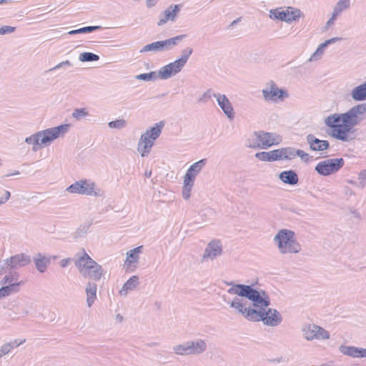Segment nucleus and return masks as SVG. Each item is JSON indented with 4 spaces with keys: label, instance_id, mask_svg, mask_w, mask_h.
<instances>
[{
    "label": "nucleus",
    "instance_id": "obj_56",
    "mask_svg": "<svg viewBox=\"0 0 366 366\" xmlns=\"http://www.w3.org/2000/svg\"><path fill=\"white\" fill-rule=\"evenodd\" d=\"M358 180H359V182L357 183V187H360L361 189L365 188L366 186V182H365L362 179H358Z\"/></svg>",
    "mask_w": 366,
    "mask_h": 366
},
{
    "label": "nucleus",
    "instance_id": "obj_47",
    "mask_svg": "<svg viewBox=\"0 0 366 366\" xmlns=\"http://www.w3.org/2000/svg\"><path fill=\"white\" fill-rule=\"evenodd\" d=\"M296 157H299L302 160L307 162L309 159V154L302 149H296Z\"/></svg>",
    "mask_w": 366,
    "mask_h": 366
},
{
    "label": "nucleus",
    "instance_id": "obj_15",
    "mask_svg": "<svg viewBox=\"0 0 366 366\" xmlns=\"http://www.w3.org/2000/svg\"><path fill=\"white\" fill-rule=\"evenodd\" d=\"M31 257L25 253H19L3 260L4 265L9 269H18L31 263Z\"/></svg>",
    "mask_w": 366,
    "mask_h": 366
},
{
    "label": "nucleus",
    "instance_id": "obj_61",
    "mask_svg": "<svg viewBox=\"0 0 366 366\" xmlns=\"http://www.w3.org/2000/svg\"><path fill=\"white\" fill-rule=\"evenodd\" d=\"M144 175L146 177L149 178L152 175V170L146 171Z\"/></svg>",
    "mask_w": 366,
    "mask_h": 366
},
{
    "label": "nucleus",
    "instance_id": "obj_38",
    "mask_svg": "<svg viewBox=\"0 0 366 366\" xmlns=\"http://www.w3.org/2000/svg\"><path fill=\"white\" fill-rule=\"evenodd\" d=\"M325 48L326 47L322 44H320L317 48L316 51L309 59V61H316L320 60L324 54V50Z\"/></svg>",
    "mask_w": 366,
    "mask_h": 366
},
{
    "label": "nucleus",
    "instance_id": "obj_49",
    "mask_svg": "<svg viewBox=\"0 0 366 366\" xmlns=\"http://www.w3.org/2000/svg\"><path fill=\"white\" fill-rule=\"evenodd\" d=\"M342 39L340 37H334L330 39L326 40L325 42L322 43L325 47L329 46L331 44H334L337 41H339Z\"/></svg>",
    "mask_w": 366,
    "mask_h": 366
},
{
    "label": "nucleus",
    "instance_id": "obj_40",
    "mask_svg": "<svg viewBox=\"0 0 366 366\" xmlns=\"http://www.w3.org/2000/svg\"><path fill=\"white\" fill-rule=\"evenodd\" d=\"M89 115V112L87 109L81 108V109H75L72 112V117L76 120H80Z\"/></svg>",
    "mask_w": 366,
    "mask_h": 366
},
{
    "label": "nucleus",
    "instance_id": "obj_43",
    "mask_svg": "<svg viewBox=\"0 0 366 366\" xmlns=\"http://www.w3.org/2000/svg\"><path fill=\"white\" fill-rule=\"evenodd\" d=\"M108 126L112 129H122L127 126V122L123 119H116L109 122Z\"/></svg>",
    "mask_w": 366,
    "mask_h": 366
},
{
    "label": "nucleus",
    "instance_id": "obj_7",
    "mask_svg": "<svg viewBox=\"0 0 366 366\" xmlns=\"http://www.w3.org/2000/svg\"><path fill=\"white\" fill-rule=\"evenodd\" d=\"M192 52L193 49L190 47L184 49L182 51V56L180 58L159 69V79L166 80L179 74L187 63Z\"/></svg>",
    "mask_w": 366,
    "mask_h": 366
},
{
    "label": "nucleus",
    "instance_id": "obj_27",
    "mask_svg": "<svg viewBox=\"0 0 366 366\" xmlns=\"http://www.w3.org/2000/svg\"><path fill=\"white\" fill-rule=\"evenodd\" d=\"M351 97L355 102H362L366 100V81L353 88L351 92Z\"/></svg>",
    "mask_w": 366,
    "mask_h": 366
},
{
    "label": "nucleus",
    "instance_id": "obj_50",
    "mask_svg": "<svg viewBox=\"0 0 366 366\" xmlns=\"http://www.w3.org/2000/svg\"><path fill=\"white\" fill-rule=\"evenodd\" d=\"M340 14H336L335 11L333 9L332 17L327 21L326 23V27H329L330 26L332 25L336 19V17Z\"/></svg>",
    "mask_w": 366,
    "mask_h": 366
},
{
    "label": "nucleus",
    "instance_id": "obj_1",
    "mask_svg": "<svg viewBox=\"0 0 366 366\" xmlns=\"http://www.w3.org/2000/svg\"><path fill=\"white\" fill-rule=\"evenodd\" d=\"M231 286L227 292L236 295L228 302L235 312L249 322H260L270 327L278 326L282 320L280 313L275 309L269 308L270 300L267 293L262 290H256L253 285L227 282Z\"/></svg>",
    "mask_w": 366,
    "mask_h": 366
},
{
    "label": "nucleus",
    "instance_id": "obj_9",
    "mask_svg": "<svg viewBox=\"0 0 366 366\" xmlns=\"http://www.w3.org/2000/svg\"><path fill=\"white\" fill-rule=\"evenodd\" d=\"M186 37V34H181L163 41H154L143 46L140 49V52L145 53L149 51L159 52L169 51L176 46Z\"/></svg>",
    "mask_w": 366,
    "mask_h": 366
},
{
    "label": "nucleus",
    "instance_id": "obj_52",
    "mask_svg": "<svg viewBox=\"0 0 366 366\" xmlns=\"http://www.w3.org/2000/svg\"><path fill=\"white\" fill-rule=\"evenodd\" d=\"M71 262V258H66V259L61 260L59 264L61 267L65 268V267H68V265L70 264Z\"/></svg>",
    "mask_w": 366,
    "mask_h": 366
},
{
    "label": "nucleus",
    "instance_id": "obj_13",
    "mask_svg": "<svg viewBox=\"0 0 366 366\" xmlns=\"http://www.w3.org/2000/svg\"><path fill=\"white\" fill-rule=\"evenodd\" d=\"M270 17L280 19L288 23L298 19L302 12L300 10L292 7H287L285 9H276L270 10Z\"/></svg>",
    "mask_w": 366,
    "mask_h": 366
},
{
    "label": "nucleus",
    "instance_id": "obj_17",
    "mask_svg": "<svg viewBox=\"0 0 366 366\" xmlns=\"http://www.w3.org/2000/svg\"><path fill=\"white\" fill-rule=\"evenodd\" d=\"M180 4L169 6L159 16L158 26H163L167 22H174L181 10Z\"/></svg>",
    "mask_w": 366,
    "mask_h": 366
},
{
    "label": "nucleus",
    "instance_id": "obj_45",
    "mask_svg": "<svg viewBox=\"0 0 366 366\" xmlns=\"http://www.w3.org/2000/svg\"><path fill=\"white\" fill-rule=\"evenodd\" d=\"M15 30L16 27L11 26H4L1 28H0V35L11 34L14 31H15Z\"/></svg>",
    "mask_w": 366,
    "mask_h": 366
},
{
    "label": "nucleus",
    "instance_id": "obj_24",
    "mask_svg": "<svg viewBox=\"0 0 366 366\" xmlns=\"http://www.w3.org/2000/svg\"><path fill=\"white\" fill-rule=\"evenodd\" d=\"M85 292L87 306L91 307L97 300V285L94 282H88L86 285Z\"/></svg>",
    "mask_w": 366,
    "mask_h": 366
},
{
    "label": "nucleus",
    "instance_id": "obj_64",
    "mask_svg": "<svg viewBox=\"0 0 366 366\" xmlns=\"http://www.w3.org/2000/svg\"><path fill=\"white\" fill-rule=\"evenodd\" d=\"M277 361L278 362H280L283 361V359H282V357H280V359H277Z\"/></svg>",
    "mask_w": 366,
    "mask_h": 366
},
{
    "label": "nucleus",
    "instance_id": "obj_10",
    "mask_svg": "<svg viewBox=\"0 0 366 366\" xmlns=\"http://www.w3.org/2000/svg\"><path fill=\"white\" fill-rule=\"evenodd\" d=\"M301 330L304 338L307 341H325L330 337L329 331L315 324H305Z\"/></svg>",
    "mask_w": 366,
    "mask_h": 366
},
{
    "label": "nucleus",
    "instance_id": "obj_39",
    "mask_svg": "<svg viewBox=\"0 0 366 366\" xmlns=\"http://www.w3.org/2000/svg\"><path fill=\"white\" fill-rule=\"evenodd\" d=\"M350 6V0H340L334 8L336 14H340Z\"/></svg>",
    "mask_w": 366,
    "mask_h": 366
},
{
    "label": "nucleus",
    "instance_id": "obj_51",
    "mask_svg": "<svg viewBox=\"0 0 366 366\" xmlns=\"http://www.w3.org/2000/svg\"><path fill=\"white\" fill-rule=\"evenodd\" d=\"M159 0H146V6L148 9H151L155 6Z\"/></svg>",
    "mask_w": 366,
    "mask_h": 366
},
{
    "label": "nucleus",
    "instance_id": "obj_34",
    "mask_svg": "<svg viewBox=\"0 0 366 366\" xmlns=\"http://www.w3.org/2000/svg\"><path fill=\"white\" fill-rule=\"evenodd\" d=\"M339 350L344 355H347L354 358L358 357L357 347L342 345L340 346Z\"/></svg>",
    "mask_w": 366,
    "mask_h": 366
},
{
    "label": "nucleus",
    "instance_id": "obj_41",
    "mask_svg": "<svg viewBox=\"0 0 366 366\" xmlns=\"http://www.w3.org/2000/svg\"><path fill=\"white\" fill-rule=\"evenodd\" d=\"M258 136V132H254L252 135L248 139L247 146L253 149H260L259 139L257 138Z\"/></svg>",
    "mask_w": 366,
    "mask_h": 366
},
{
    "label": "nucleus",
    "instance_id": "obj_18",
    "mask_svg": "<svg viewBox=\"0 0 366 366\" xmlns=\"http://www.w3.org/2000/svg\"><path fill=\"white\" fill-rule=\"evenodd\" d=\"M215 99H217L219 107L222 109L227 117L229 119L232 120L234 117V111L232 103L227 96L225 94L217 93Z\"/></svg>",
    "mask_w": 366,
    "mask_h": 366
},
{
    "label": "nucleus",
    "instance_id": "obj_60",
    "mask_svg": "<svg viewBox=\"0 0 366 366\" xmlns=\"http://www.w3.org/2000/svg\"><path fill=\"white\" fill-rule=\"evenodd\" d=\"M6 268V265H4L3 261L0 262V273Z\"/></svg>",
    "mask_w": 366,
    "mask_h": 366
},
{
    "label": "nucleus",
    "instance_id": "obj_31",
    "mask_svg": "<svg viewBox=\"0 0 366 366\" xmlns=\"http://www.w3.org/2000/svg\"><path fill=\"white\" fill-rule=\"evenodd\" d=\"M255 157L263 162H273L277 160V150L269 152H259L255 154Z\"/></svg>",
    "mask_w": 366,
    "mask_h": 366
},
{
    "label": "nucleus",
    "instance_id": "obj_62",
    "mask_svg": "<svg viewBox=\"0 0 366 366\" xmlns=\"http://www.w3.org/2000/svg\"><path fill=\"white\" fill-rule=\"evenodd\" d=\"M8 2V0H0V5L5 4Z\"/></svg>",
    "mask_w": 366,
    "mask_h": 366
},
{
    "label": "nucleus",
    "instance_id": "obj_25",
    "mask_svg": "<svg viewBox=\"0 0 366 366\" xmlns=\"http://www.w3.org/2000/svg\"><path fill=\"white\" fill-rule=\"evenodd\" d=\"M143 246H139L133 249L128 251L126 254L127 258L124 265L127 267L132 264L137 263L139 259V254L142 252Z\"/></svg>",
    "mask_w": 366,
    "mask_h": 366
},
{
    "label": "nucleus",
    "instance_id": "obj_36",
    "mask_svg": "<svg viewBox=\"0 0 366 366\" xmlns=\"http://www.w3.org/2000/svg\"><path fill=\"white\" fill-rule=\"evenodd\" d=\"M99 56L92 52H83L79 56V60L81 62L98 61Z\"/></svg>",
    "mask_w": 366,
    "mask_h": 366
},
{
    "label": "nucleus",
    "instance_id": "obj_63",
    "mask_svg": "<svg viewBox=\"0 0 366 366\" xmlns=\"http://www.w3.org/2000/svg\"><path fill=\"white\" fill-rule=\"evenodd\" d=\"M353 214L355 215V217H360V214L357 212V211H354L353 212Z\"/></svg>",
    "mask_w": 366,
    "mask_h": 366
},
{
    "label": "nucleus",
    "instance_id": "obj_48",
    "mask_svg": "<svg viewBox=\"0 0 366 366\" xmlns=\"http://www.w3.org/2000/svg\"><path fill=\"white\" fill-rule=\"evenodd\" d=\"M11 197V193L9 191H5L3 196L0 197V205L6 202Z\"/></svg>",
    "mask_w": 366,
    "mask_h": 366
},
{
    "label": "nucleus",
    "instance_id": "obj_11",
    "mask_svg": "<svg viewBox=\"0 0 366 366\" xmlns=\"http://www.w3.org/2000/svg\"><path fill=\"white\" fill-rule=\"evenodd\" d=\"M263 98L265 101L282 102L289 97L288 92L285 89L280 88L274 81H269L262 90Z\"/></svg>",
    "mask_w": 366,
    "mask_h": 366
},
{
    "label": "nucleus",
    "instance_id": "obj_29",
    "mask_svg": "<svg viewBox=\"0 0 366 366\" xmlns=\"http://www.w3.org/2000/svg\"><path fill=\"white\" fill-rule=\"evenodd\" d=\"M279 178L285 184L295 185L298 182V176L293 170L284 171L279 175Z\"/></svg>",
    "mask_w": 366,
    "mask_h": 366
},
{
    "label": "nucleus",
    "instance_id": "obj_55",
    "mask_svg": "<svg viewBox=\"0 0 366 366\" xmlns=\"http://www.w3.org/2000/svg\"><path fill=\"white\" fill-rule=\"evenodd\" d=\"M344 192L346 195L352 196V195L355 194V192L352 189H350L349 187H345Z\"/></svg>",
    "mask_w": 366,
    "mask_h": 366
},
{
    "label": "nucleus",
    "instance_id": "obj_37",
    "mask_svg": "<svg viewBox=\"0 0 366 366\" xmlns=\"http://www.w3.org/2000/svg\"><path fill=\"white\" fill-rule=\"evenodd\" d=\"M136 79L145 81H154L159 79L158 73L151 71L149 73H144L136 76Z\"/></svg>",
    "mask_w": 366,
    "mask_h": 366
},
{
    "label": "nucleus",
    "instance_id": "obj_22",
    "mask_svg": "<svg viewBox=\"0 0 366 366\" xmlns=\"http://www.w3.org/2000/svg\"><path fill=\"white\" fill-rule=\"evenodd\" d=\"M19 272H10L4 276L0 283L3 285H11L14 287V290L18 292L20 290L19 286L24 284L23 282L19 281Z\"/></svg>",
    "mask_w": 366,
    "mask_h": 366
},
{
    "label": "nucleus",
    "instance_id": "obj_12",
    "mask_svg": "<svg viewBox=\"0 0 366 366\" xmlns=\"http://www.w3.org/2000/svg\"><path fill=\"white\" fill-rule=\"evenodd\" d=\"M345 164L342 158L327 159L315 166V171L322 176H329L338 172Z\"/></svg>",
    "mask_w": 366,
    "mask_h": 366
},
{
    "label": "nucleus",
    "instance_id": "obj_6",
    "mask_svg": "<svg viewBox=\"0 0 366 366\" xmlns=\"http://www.w3.org/2000/svg\"><path fill=\"white\" fill-rule=\"evenodd\" d=\"M164 126V122L161 121L141 134L137 144V152L142 157H147L151 152L154 141L159 137Z\"/></svg>",
    "mask_w": 366,
    "mask_h": 366
},
{
    "label": "nucleus",
    "instance_id": "obj_4",
    "mask_svg": "<svg viewBox=\"0 0 366 366\" xmlns=\"http://www.w3.org/2000/svg\"><path fill=\"white\" fill-rule=\"evenodd\" d=\"M74 264L79 274L86 279L97 281L103 275L102 267L94 261L84 249L76 254Z\"/></svg>",
    "mask_w": 366,
    "mask_h": 366
},
{
    "label": "nucleus",
    "instance_id": "obj_44",
    "mask_svg": "<svg viewBox=\"0 0 366 366\" xmlns=\"http://www.w3.org/2000/svg\"><path fill=\"white\" fill-rule=\"evenodd\" d=\"M215 95H217L216 92H214L212 89H207L199 98V102L202 103H205L208 100H209L212 97L215 98Z\"/></svg>",
    "mask_w": 366,
    "mask_h": 366
},
{
    "label": "nucleus",
    "instance_id": "obj_59",
    "mask_svg": "<svg viewBox=\"0 0 366 366\" xmlns=\"http://www.w3.org/2000/svg\"><path fill=\"white\" fill-rule=\"evenodd\" d=\"M347 182L348 184H352V185H355V186H357V182H355V181H354V180H352V179H348V180H347Z\"/></svg>",
    "mask_w": 366,
    "mask_h": 366
},
{
    "label": "nucleus",
    "instance_id": "obj_32",
    "mask_svg": "<svg viewBox=\"0 0 366 366\" xmlns=\"http://www.w3.org/2000/svg\"><path fill=\"white\" fill-rule=\"evenodd\" d=\"M174 353L179 356L192 355L187 341L172 347Z\"/></svg>",
    "mask_w": 366,
    "mask_h": 366
},
{
    "label": "nucleus",
    "instance_id": "obj_16",
    "mask_svg": "<svg viewBox=\"0 0 366 366\" xmlns=\"http://www.w3.org/2000/svg\"><path fill=\"white\" fill-rule=\"evenodd\" d=\"M260 149H265L272 146L277 145L282 142V137L277 133L265 132L258 131V136Z\"/></svg>",
    "mask_w": 366,
    "mask_h": 366
},
{
    "label": "nucleus",
    "instance_id": "obj_28",
    "mask_svg": "<svg viewBox=\"0 0 366 366\" xmlns=\"http://www.w3.org/2000/svg\"><path fill=\"white\" fill-rule=\"evenodd\" d=\"M139 285V277L136 275L131 277L122 286L119 291L121 296H127V295L134 290Z\"/></svg>",
    "mask_w": 366,
    "mask_h": 366
},
{
    "label": "nucleus",
    "instance_id": "obj_26",
    "mask_svg": "<svg viewBox=\"0 0 366 366\" xmlns=\"http://www.w3.org/2000/svg\"><path fill=\"white\" fill-rule=\"evenodd\" d=\"M277 160H292L296 157V149L294 147H284L277 149Z\"/></svg>",
    "mask_w": 366,
    "mask_h": 366
},
{
    "label": "nucleus",
    "instance_id": "obj_8",
    "mask_svg": "<svg viewBox=\"0 0 366 366\" xmlns=\"http://www.w3.org/2000/svg\"><path fill=\"white\" fill-rule=\"evenodd\" d=\"M66 191L71 194L102 197L104 192L91 179H82L69 186Z\"/></svg>",
    "mask_w": 366,
    "mask_h": 366
},
{
    "label": "nucleus",
    "instance_id": "obj_21",
    "mask_svg": "<svg viewBox=\"0 0 366 366\" xmlns=\"http://www.w3.org/2000/svg\"><path fill=\"white\" fill-rule=\"evenodd\" d=\"M192 355H199L207 350V343L205 340L195 339L187 341Z\"/></svg>",
    "mask_w": 366,
    "mask_h": 366
},
{
    "label": "nucleus",
    "instance_id": "obj_30",
    "mask_svg": "<svg viewBox=\"0 0 366 366\" xmlns=\"http://www.w3.org/2000/svg\"><path fill=\"white\" fill-rule=\"evenodd\" d=\"M26 340H23L21 341H18V340H15L12 342L6 343L3 345L0 348V358L4 357V355L9 354L12 350L22 345Z\"/></svg>",
    "mask_w": 366,
    "mask_h": 366
},
{
    "label": "nucleus",
    "instance_id": "obj_20",
    "mask_svg": "<svg viewBox=\"0 0 366 366\" xmlns=\"http://www.w3.org/2000/svg\"><path fill=\"white\" fill-rule=\"evenodd\" d=\"M207 164V159H202L192 164L184 174L183 178L195 182L196 177L201 172Z\"/></svg>",
    "mask_w": 366,
    "mask_h": 366
},
{
    "label": "nucleus",
    "instance_id": "obj_23",
    "mask_svg": "<svg viewBox=\"0 0 366 366\" xmlns=\"http://www.w3.org/2000/svg\"><path fill=\"white\" fill-rule=\"evenodd\" d=\"M33 262L37 271L44 273L49 265L51 259L50 257L39 252L33 257Z\"/></svg>",
    "mask_w": 366,
    "mask_h": 366
},
{
    "label": "nucleus",
    "instance_id": "obj_53",
    "mask_svg": "<svg viewBox=\"0 0 366 366\" xmlns=\"http://www.w3.org/2000/svg\"><path fill=\"white\" fill-rule=\"evenodd\" d=\"M357 357H366V348L357 347Z\"/></svg>",
    "mask_w": 366,
    "mask_h": 366
},
{
    "label": "nucleus",
    "instance_id": "obj_5",
    "mask_svg": "<svg viewBox=\"0 0 366 366\" xmlns=\"http://www.w3.org/2000/svg\"><path fill=\"white\" fill-rule=\"evenodd\" d=\"M273 242L280 254L282 255L296 254L302 250V245L297 239L295 232L288 229L279 230L274 235Z\"/></svg>",
    "mask_w": 366,
    "mask_h": 366
},
{
    "label": "nucleus",
    "instance_id": "obj_3",
    "mask_svg": "<svg viewBox=\"0 0 366 366\" xmlns=\"http://www.w3.org/2000/svg\"><path fill=\"white\" fill-rule=\"evenodd\" d=\"M69 124H61L57 127L39 131L25 139V142L32 145V151L37 152L44 146H48L53 141L63 137L69 129Z\"/></svg>",
    "mask_w": 366,
    "mask_h": 366
},
{
    "label": "nucleus",
    "instance_id": "obj_14",
    "mask_svg": "<svg viewBox=\"0 0 366 366\" xmlns=\"http://www.w3.org/2000/svg\"><path fill=\"white\" fill-rule=\"evenodd\" d=\"M223 251L220 240L213 239L206 246L202 257V262L213 261L222 255Z\"/></svg>",
    "mask_w": 366,
    "mask_h": 366
},
{
    "label": "nucleus",
    "instance_id": "obj_19",
    "mask_svg": "<svg viewBox=\"0 0 366 366\" xmlns=\"http://www.w3.org/2000/svg\"><path fill=\"white\" fill-rule=\"evenodd\" d=\"M307 144L311 150L315 152H321L327 149L330 147L329 142L327 140H320L313 134H310L306 137Z\"/></svg>",
    "mask_w": 366,
    "mask_h": 366
},
{
    "label": "nucleus",
    "instance_id": "obj_58",
    "mask_svg": "<svg viewBox=\"0 0 366 366\" xmlns=\"http://www.w3.org/2000/svg\"><path fill=\"white\" fill-rule=\"evenodd\" d=\"M115 319L117 322H121L123 320V317L120 314H118L116 315Z\"/></svg>",
    "mask_w": 366,
    "mask_h": 366
},
{
    "label": "nucleus",
    "instance_id": "obj_35",
    "mask_svg": "<svg viewBox=\"0 0 366 366\" xmlns=\"http://www.w3.org/2000/svg\"><path fill=\"white\" fill-rule=\"evenodd\" d=\"M101 29H102V26H89L82 27V28H80L78 29L71 30L68 32V34L69 35H74V34H78L91 33V32H93L94 31H97V30H99Z\"/></svg>",
    "mask_w": 366,
    "mask_h": 366
},
{
    "label": "nucleus",
    "instance_id": "obj_54",
    "mask_svg": "<svg viewBox=\"0 0 366 366\" xmlns=\"http://www.w3.org/2000/svg\"><path fill=\"white\" fill-rule=\"evenodd\" d=\"M358 179H362L366 182V169H363L358 174Z\"/></svg>",
    "mask_w": 366,
    "mask_h": 366
},
{
    "label": "nucleus",
    "instance_id": "obj_2",
    "mask_svg": "<svg viewBox=\"0 0 366 366\" xmlns=\"http://www.w3.org/2000/svg\"><path fill=\"white\" fill-rule=\"evenodd\" d=\"M366 119V103L356 104L345 113H335L327 116L325 124L330 128L333 138L347 142L352 140V129Z\"/></svg>",
    "mask_w": 366,
    "mask_h": 366
},
{
    "label": "nucleus",
    "instance_id": "obj_57",
    "mask_svg": "<svg viewBox=\"0 0 366 366\" xmlns=\"http://www.w3.org/2000/svg\"><path fill=\"white\" fill-rule=\"evenodd\" d=\"M240 21H241V17H239V18H238V19H237L234 20V21L231 23L230 26H231V27L234 26V25H236V24H237L238 22H239Z\"/></svg>",
    "mask_w": 366,
    "mask_h": 366
},
{
    "label": "nucleus",
    "instance_id": "obj_42",
    "mask_svg": "<svg viewBox=\"0 0 366 366\" xmlns=\"http://www.w3.org/2000/svg\"><path fill=\"white\" fill-rule=\"evenodd\" d=\"M11 285H4L0 288V299L8 297L11 294L16 293Z\"/></svg>",
    "mask_w": 366,
    "mask_h": 366
},
{
    "label": "nucleus",
    "instance_id": "obj_46",
    "mask_svg": "<svg viewBox=\"0 0 366 366\" xmlns=\"http://www.w3.org/2000/svg\"><path fill=\"white\" fill-rule=\"evenodd\" d=\"M71 65H72V64H71V62L70 61L66 60V61H61V62L59 63L55 66H54L53 68L50 69L49 71L57 70L59 69L65 68L66 66H70Z\"/></svg>",
    "mask_w": 366,
    "mask_h": 366
},
{
    "label": "nucleus",
    "instance_id": "obj_33",
    "mask_svg": "<svg viewBox=\"0 0 366 366\" xmlns=\"http://www.w3.org/2000/svg\"><path fill=\"white\" fill-rule=\"evenodd\" d=\"M194 182H195L183 178L182 195L184 199L187 200L190 198Z\"/></svg>",
    "mask_w": 366,
    "mask_h": 366
}]
</instances>
